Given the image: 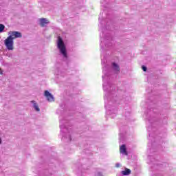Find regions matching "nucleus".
Returning a JSON list of instances; mask_svg holds the SVG:
<instances>
[{"label":"nucleus","instance_id":"obj_1","mask_svg":"<svg viewBox=\"0 0 176 176\" xmlns=\"http://www.w3.org/2000/svg\"><path fill=\"white\" fill-rule=\"evenodd\" d=\"M102 65L104 74L102 78L103 79V90L104 91V108L107 115H111V118H115L116 113H118V109L115 107H111V106L113 101H115V98H116V88H115V85H112L108 80L109 66L107 65V58L105 56L102 59Z\"/></svg>","mask_w":176,"mask_h":176},{"label":"nucleus","instance_id":"obj_2","mask_svg":"<svg viewBox=\"0 0 176 176\" xmlns=\"http://www.w3.org/2000/svg\"><path fill=\"white\" fill-rule=\"evenodd\" d=\"M68 122H65V120H60V135H62V139L66 138L67 142L72 141L71 139V129L67 128V125L65 124Z\"/></svg>","mask_w":176,"mask_h":176},{"label":"nucleus","instance_id":"obj_3","mask_svg":"<svg viewBox=\"0 0 176 176\" xmlns=\"http://www.w3.org/2000/svg\"><path fill=\"white\" fill-rule=\"evenodd\" d=\"M57 47L59 50L60 54L63 56L64 60H67V58H68L67 48L65 47V44H64V41H63V38H61V37L58 38Z\"/></svg>","mask_w":176,"mask_h":176},{"label":"nucleus","instance_id":"obj_4","mask_svg":"<svg viewBox=\"0 0 176 176\" xmlns=\"http://www.w3.org/2000/svg\"><path fill=\"white\" fill-rule=\"evenodd\" d=\"M4 45L7 49V50L12 51L14 50V41L12 40L11 36H8L4 41Z\"/></svg>","mask_w":176,"mask_h":176},{"label":"nucleus","instance_id":"obj_5","mask_svg":"<svg viewBox=\"0 0 176 176\" xmlns=\"http://www.w3.org/2000/svg\"><path fill=\"white\" fill-rule=\"evenodd\" d=\"M104 41H105V47H109L112 46V40H111V38L108 37H104L100 39V47L101 49H104V47L102 45H104Z\"/></svg>","mask_w":176,"mask_h":176},{"label":"nucleus","instance_id":"obj_6","mask_svg":"<svg viewBox=\"0 0 176 176\" xmlns=\"http://www.w3.org/2000/svg\"><path fill=\"white\" fill-rule=\"evenodd\" d=\"M10 35L8 36L11 37V39H12V41H14V39H16V38H21V33L19 32H11Z\"/></svg>","mask_w":176,"mask_h":176},{"label":"nucleus","instance_id":"obj_7","mask_svg":"<svg viewBox=\"0 0 176 176\" xmlns=\"http://www.w3.org/2000/svg\"><path fill=\"white\" fill-rule=\"evenodd\" d=\"M44 96L46 97L47 101H49L50 102H52V101H54V97L53 96V95H52V94H50V92H49V91H45Z\"/></svg>","mask_w":176,"mask_h":176},{"label":"nucleus","instance_id":"obj_8","mask_svg":"<svg viewBox=\"0 0 176 176\" xmlns=\"http://www.w3.org/2000/svg\"><path fill=\"white\" fill-rule=\"evenodd\" d=\"M111 67H112V69L115 72V74H119V72L120 71V68L119 67L118 64L113 63L111 65Z\"/></svg>","mask_w":176,"mask_h":176},{"label":"nucleus","instance_id":"obj_9","mask_svg":"<svg viewBox=\"0 0 176 176\" xmlns=\"http://www.w3.org/2000/svg\"><path fill=\"white\" fill-rule=\"evenodd\" d=\"M38 21H39V24L41 27H45V25H47V24H49V21L45 18L40 19L38 20Z\"/></svg>","mask_w":176,"mask_h":176},{"label":"nucleus","instance_id":"obj_10","mask_svg":"<svg viewBox=\"0 0 176 176\" xmlns=\"http://www.w3.org/2000/svg\"><path fill=\"white\" fill-rule=\"evenodd\" d=\"M120 152L122 153V155H125V156H127V149L126 148V145L122 144L120 147Z\"/></svg>","mask_w":176,"mask_h":176},{"label":"nucleus","instance_id":"obj_11","mask_svg":"<svg viewBox=\"0 0 176 176\" xmlns=\"http://www.w3.org/2000/svg\"><path fill=\"white\" fill-rule=\"evenodd\" d=\"M31 103L32 104V107L33 108H34L36 112H39V111H41V109H39V106L38 105V103H36L35 100H32Z\"/></svg>","mask_w":176,"mask_h":176},{"label":"nucleus","instance_id":"obj_12","mask_svg":"<svg viewBox=\"0 0 176 176\" xmlns=\"http://www.w3.org/2000/svg\"><path fill=\"white\" fill-rule=\"evenodd\" d=\"M121 173L122 175H130V174H131V170L129 168H125V170H122Z\"/></svg>","mask_w":176,"mask_h":176},{"label":"nucleus","instance_id":"obj_13","mask_svg":"<svg viewBox=\"0 0 176 176\" xmlns=\"http://www.w3.org/2000/svg\"><path fill=\"white\" fill-rule=\"evenodd\" d=\"M3 30H5V25L0 24V32H3Z\"/></svg>","mask_w":176,"mask_h":176},{"label":"nucleus","instance_id":"obj_14","mask_svg":"<svg viewBox=\"0 0 176 176\" xmlns=\"http://www.w3.org/2000/svg\"><path fill=\"white\" fill-rule=\"evenodd\" d=\"M99 21H100V27H102V21H101V17H99Z\"/></svg>","mask_w":176,"mask_h":176},{"label":"nucleus","instance_id":"obj_15","mask_svg":"<svg viewBox=\"0 0 176 176\" xmlns=\"http://www.w3.org/2000/svg\"><path fill=\"white\" fill-rule=\"evenodd\" d=\"M142 69L144 72L146 71V67H145V66H142Z\"/></svg>","mask_w":176,"mask_h":176},{"label":"nucleus","instance_id":"obj_16","mask_svg":"<svg viewBox=\"0 0 176 176\" xmlns=\"http://www.w3.org/2000/svg\"><path fill=\"white\" fill-rule=\"evenodd\" d=\"M116 167H117V168L120 167V164H119V163L116 164Z\"/></svg>","mask_w":176,"mask_h":176},{"label":"nucleus","instance_id":"obj_17","mask_svg":"<svg viewBox=\"0 0 176 176\" xmlns=\"http://www.w3.org/2000/svg\"><path fill=\"white\" fill-rule=\"evenodd\" d=\"M96 175L97 176H102V173H98L97 174H96Z\"/></svg>","mask_w":176,"mask_h":176},{"label":"nucleus","instance_id":"obj_18","mask_svg":"<svg viewBox=\"0 0 176 176\" xmlns=\"http://www.w3.org/2000/svg\"><path fill=\"white\" fill-rule=\"evenodd\" d=\"M0 74H1V75L3 74V73H2V69H0Z\"/></svg>","mask_w":176,"mask_h":176},{"label":"nucleus","instance_id":"obj_19","mask_svg":"<svg viewBox=\"0 0 176 176\" xmlns=\"http://www.w3.org/2000/svg\"><path fill=\"white\" fill-rule=\"evenodd\" d=\"M100 31L104 34V29H100Z\"/></svg>","mask_w":176,"mask_h":176},{"label":"nucleus","instance_id":"obj_20","mask_svg":"<svg viewBox=\"0 0 176 176\" xmlns=\"http://www.w3.org/2000/svg\"><path fill=\"white\" fill-rule=\"evenodd\" d=\"M2 144V140L0 138V145Z\"/></svg>","mask_w":176,"mask_h":176},{"label":"nucleus","instance_id":"obj_21","mask_svg":"<svg viewBox=\"0 0 176 176\" xmlns=\"http://www.w3.org/2000/svg\"><path fill=\"white\" fill-rule=\"evenodd\" d=\"M148 122H151V120H148Z\"/></svg>","mask_w":176,"mask_h":176}]
</instances>
